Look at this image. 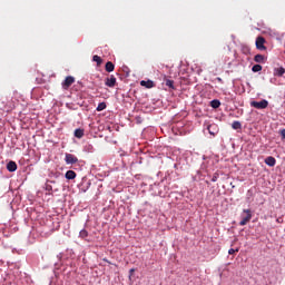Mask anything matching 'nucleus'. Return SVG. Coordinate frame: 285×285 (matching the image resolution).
<instances>
[{
    "label": "nucleus",
    "mask_w": 285,
    "mask_h": 285,
    "mask_svg": "<svg viewBox=\"0 0 285 285\" xmlns=\"http://www.w3.org/2000/svg\"><path fill=\"white\" fill-rule=\"evenodd\" d=\"M204 126L206 127L205 130H207L208 135H210V139H214V137H217V135H219V126L217 124H205Z\"/></svg>",
    "instance_id": "2"
},
{
    "label": "nucleus",
    "mask_w": 285,
    "mask_h": 285,
    "mask_svg": "<svg viewBox=\"0 0 285 285\" xmlns=\"http://www.w3.org/2000/svg\"><path fill=\"white\" fill-rule=\"evenodd\" d=\"M17 163H14L13 160H10L8 164H7V170L9 173H17Z\"/></svg>",
    "instance_id": "14"
},
{
    "label": "nucleus",
    "mask_w": 285,
    "mask_h": 285,
    "mask_svg": "<svg viewBox=\"0 0 285 285\" xmlns=\"http://www.w3.org/2000/svg\"><path fill=\"white\" fill-rule=\"evenodd\" d=\"M83 153H95V146L90 142L83 145Z\"/></svg>",
    "instance_id": "19"
},
{
    "label": "nucleus",
    "mask_w": 285,
    "mask_h": 285,
    "mask_svg": "<svg viewBox=\"0 0 285 285\" xmlns=\"http://www.w3.org/2000/svg\"><path fill=\"white\" fill-rule=\"evenodd\" d=\"M36 81L40 86L43 83H48L50 81V76H46V73H39V76L36 78Z\"/></svg>",
    "instance_id": "12"
},
{
    "label": "nucleus",
    "mask_w": 285,
    "mask_h": 285,
    "mask_svg": "<svg viewBox=\"0 0 285 285\" xmlns=\"http://www.w3.org/2000/svg\"><path fill=\"white\" fill-rule=\"evenodd\" d=\"M48 181V184H57V181H55V180H47Z\"/></svg>",
    "instance_id": "41"
},
{
    "label": "nucleus",
    "mask_w": 285,
    "mask_h": 285,
    "mask_svg": "<svg viewBox=\"0 0 285 285\" xmlns=\"http://www.w3.org/2000/svg\"><path fill=\"white\" fill-rule=\"evenodd\" d=\"M265 164L266 166H269V168H273L275 166V164H277V159H275V157L269 156L267 158H265Z\"/></svg>",
    "instance_id": "15"
},
{
    "label": "nucleus",
    "mask_w": 285,
    "mask_h": 285,
    "mask_svg": "<svg viewBox=\"0 0 285 285\" xmlns=\"http://www.w3.org/2000/svg\"><path fill=\"white\" fill-rule=\"evenodd\" d=\"M235 253H239V248H230L228 249V255H235Z\"/></svg>",
    "instance_id": "33"
},
{
    "label": "nucleus",
    "mask_w": 285,
    "mask_h": 285,
    "mask_svg": "<svg viewBox=\"0 0 285 285\" xmlns=\"http://www.w3.org/2000/svg\"><path fill=\"white\" fill-rule=\"evenodd\" d=\"M215 81H218L219 83H224V80H222L220 77L215 78Z\"/></svg>",
    "instance_id": "39"
},
{
    "label": "nucleus",
    "mask_w": 285,
    "mask_h": 285,
    "mask_svg": "<svg viewBox=\"0 0 285 285\" xmlns=\"http://www.w3.org/2000/svg\"><path fill=\"white\" fill-rule=\"evenodd\" d=\"M193 180H194V181H197V176H195V177L193 178Z\"/></svg>",
    "instance_id": "43"
},
{
    "label": "nucleus",
    "mask_w": 285,
    "mask_h": 285,
    "mask_svg": "<svg viewBox=\"0 0 285 285\" xmlns=\"http://www.w3.org/2000/svg\"><path fill=\"white\" fill-rule=\"evenodd\" d=\"M132 275H135V268L129 269V279H132Z\"/></svg>",
    "instance_id": "35"
},
{
    "label": "nucleus",
    "mask_w": 285,
    "mask_h": 285,
    "mask_svg": "<svg viewBox=\"0 0 285 285\" xmlns=\"http://www.w3.org/2000/svg\"><path fill=\"white\" fill-rule=\"evenodd\" d=\"M83 135H85V130L81 129V128H77V129H75V131H73V137H76V139H81V138H83Z\"/></svg>",
    "instance_id": "18"
},
{
    "label": "nucleus",
    "mask_w": 285,
    "mask_h": 285,
    "mask_svg": "<svg viewBox=\"0 0 285 285\" xmlns=\"http://www.w3.org/2000/svg\"><path fill=\"white\" fill-rule=\"evenodd\" d=\"M135 121L136 124H144V118L141 116H136Z\"/></svg>",
    "instance_id": "32"
},
{
    "label": "nucleus",
    "mask_w": 285,
    "mask_h": 285,
    "mask_svg": "<svg viewBox=\"0 0 285 285\" xmlns=\"http://www.w3.org/2000/svg\"><path fill=\"white\" fill-rule=\"evenodd\" d=\"M75 83V77L73 76H67L63 81L61 82L62 90H68L70 86Z\"/></svg>",
    "instance_id": "8"
},
{
    "label": "nucleus",
    "mask_w": 285,
    "mask_h": 285,
    "mask_svg": "<svg viewBox=\"0 0 285 285\" xmlns=\"http://www.w3.org/2000/svg\"><path fill=\"white\" fill-rule=\"evenodd\" d=\"M106 108H108V105L105 101H102V102L98 104L96 110H97V112H101V111L106 110Z\"/></svg>",
    "instance_id": "21"
},
{
    "label": "nucleus",
    "mask_w": 285,
    "mask_h": 285,
    "mask_svg": "<svg viewBox=\"0 0 285 285\" xmlns=\"http://www.w3.org/2000/svg\"><path fill=\"white\" fill-rule=\"evenodd\" d=\"M175 188H179V186H177V184L170 183V190H175Z\"/></svg>",
    "instance_id": "37"
},
{
    "label": "nucleus",
    "mask_w": 285,
    "mask_h": 285,
    "mask_svg": "<svg viewBox=\"0 0 285 285\" xmlns=\"http://www.w3.org/2000/svg\"><path fill=\"white\" fill-rule=\"evenodd\" d=\"M174 195H177L176 199H181V197H184V194L181 193H174Z\"/></svg>",
    "instance_id": "36"
},
{
    "label": "nucleus",
    "mask_w": 285,
    "mask_h": 285,
    "mask_svg": "<svg viewBox=\"0 0 285 285\" xmlns=\"http://www.w3.org/2000/svg\"><path fill=\"white\" fill-rule=\"evenodd\" d=\"M102 262H106L107 264H110V261H108L107 258H104Z\"/></svg>",
    "instance_id": "42"
},
{
    "label": "nucleus",
    "mask_w": 285,
    "mask_h": 285,
    "mask_svg": "<svg viewBox=\"0 0 285 285\" xmlns=\"http://www.w3.org/2000/svg\"><path fill=\"white\" fill-rule=\"evenodd\" d=\"M126 77H130V73H129V72H126Z\"/></svg>",
    "instance_id": "45"
},
{
    "label": "nucleus",
    "mask_w": 285,
    "mask_h": 285,
    "mask_svg": "<svg viewBox=\"0 0 285 285\" xmlns=\"http://www.w3.org/2000/svg\"><path fill=\"white\" fill-rule=\"evenodd\" d=\"M146 205H148V202H145Z\"/></svg>",
    "instance_id": "47"
},
{
    "label": "nucleus",
    "mask_w": 285,
    "mask_h": 285,
    "mask_svg": "<svg viewBox=\"0 0 285 285\" xmlns=\"http://www.w3.org/2000/svg\"><path fill=\"white\" fill-rule=\"evenodd\" d=\"M121 71L122 72H130V68H128V66H126V65H122Z\"/></svg>",
    "instance_id": "34"
},
{
    "label": "nucleus",
    "mask_w": 285,
    "mask_h": 285,
    "mask_svg": "<svg viewBox=\"0 0 285 285\" xmlns=\"http://www.w3.org/2000/svg\"><path fill=\"white\" fill-rule=\"evenodd\" d=\"M253 72H262V65H254L252 67Z\"/></svg>",
    "instance_id": "27"
},
{
    "label": "nucleus",
    "mask_w": 285,
    "mask_h": 285,
    "mask_svg": "<svg viewBox=\"0 0 285 285\" xmlns=\"http://www.w3.org/2000/svg\"><path fill=\"white\" fill-rule=\"evenodd\" d=\"M266 43V39L262 36L256 38V49L257 50H266V46H264Z\"/></svg>",
    "instance_id": "11"
},
{
    "label": "nucleus",
    "mask_w": 285,
    "mask_h": 285,
    "mask_svg": "<svg viewBox=\"0 0 285 285\" xmlns=\"http://www.w3.org/2000/svg\"><path fill=\"white\" fill-rule=\"evenodd\" d=\"M224 100L227 102V104H230V101H235V95L230 94V91H225L224 94Z\"/></svg>",
    "instance_id": "17"
},
{
    "label": "nucleus",
    "mask_w": 285,
    "mask_h": 285,
    "mask_svg": "<svg viewBox=\"0 0 285 285\" xmlns=\"http://www.w3.org/2000/svg\"><path fill=\"white\" fill-rule=\"evenodd\" d=\"M205 184H207V186H208V185H210V181L206 180Z\"/></svg>",
    "instance_id": "44"
},
{
    "label": "nucleus",
    "mask_w": 285,
    "mask_h": 285,
    "mask_svg": "<svg viewBox=\"0 0 285 285\" xmlns=\"http://www.w3.org/2000/svg\"><path fill=\"white\" fill-rule=\"evenodd\" d=\"M174 168H177V164L174 165Z\"/></svg>",
    "instance_id": "46"
},
{
    "label": "nucleus",
    "mask_w": 285,
    "mask_h": 285,
    "mask_svg": "<svg viewBox=\"0 0 285 285\" xmlns=\"http://www.w3.org/2000/svg\"><path fill=\"white\" fill-rule=\"evenodd\" d=\"M91 184L92 183H90V179H88V177H82L80 184H78V188L81 193H88Z\"/></svg>",
    "instance_id": "7"
},
{
    "label": "nucleus",
    "mask_w": 285,
    "mask_h": 285,
    "mask_svg": "<svg viewBox=\"0 0 285 285\" xmlns=\"http://www.w3.org/2000/svg\"><path fill=\"white\" fill-rule=\"evenodd\" d=\"M168 195H173V191H170V174L166 175L161 184L158 185V196L165 198Z\"/></svg>",
    "instance_id": "1"
},
{
    "label": "nucleus",
    "mask_w": 285,
    "mask_h": 285,
    "mask_svg": "<svg viewBox=\"0 0 285 285\" xmlns=\"http://www.w3.org/2000/svg\"><path fill=\"white\" fill-rule=\"evenodd\" d=\"M271 83H275L276 86L285 85V72H274V77L271 78Z\"/></svg>",
    "instance_id": "3"
},
{
    "label": "nucleus",
    "mask_w": 285,
    "mask_h": 285,
    "mask_svg": "<svg viewBox=\"0 0 285 285\" xmlns=\"http://www.w3.org/2000/svg\"><path fill=\"white\" fill-rule=\"evenodd\" d=\"M105 86H107V88H115L117 86V78L115 76H107L105 78Z\"/></svg>",
    "instance_id": "9"
},
{
    "label": "nucleus",
    "mask_w": 285,
    "mask_h": 285,
    "mask_svg": "<svg viewBox=\"0 0 285 285\" xmlns=\"http://www.w3.org/2000/svg\"><path fill=\"white\" fill-rule=\"evenodd\" d=\"M45 190H47V193H52V185L48 184V180L45 185Z\"/></svg>",
    "instance_id": "30"
},
{
    "label": "nucleus",
    "mask_w": 285,
    "mask_h": 285,
    "mask_svg": "<svg viewBox=\"0 0 285 285\" xmlns=\"http://www.w3.org/2000/svg\"><path fill=\"white\" fill-rule=\"evenodd\" d=\"M92 61H95L97 66H99L100 63H104V60L101 59V57L97 55L92 57Z\"/></svg>",
    "instance_id": "26"
},
{
    "label": "nucleus",
    "mask_w": 285,
    "mask_h": 285,
    "mask_svg": "<svg viewBox=\"0 0 285 285\" xmlns=\"http://www.w3.org/2000/svg\"><path fill=\"white\" fill-rule=\"evenodd\" d=\"M278 135L281 136L282 141H285V128L278 130Z\"/></svg>",
    "instance_id": "29"
},
{
    "label": "nucleus",
    "mask_w": 285,
    "mask_h": 285,
    "mask_svg": "<svg viewBox=\"0 0 285 285\" xmlns=\"http://www.w3.org/2000/svg\"><path fill=\"white\" fill-rule=\"evenodd\" d=\"M65 179H68V181L77 179V173H75V170H67L65 174Z\"/></svg>",
    "instance_id": "16"
},
{
    "label": "nucleus",
    "mask_w": 285,
    "mask_h": 285,
    "mask_svg": "<svg viewBox=\"0 0 285 285\" xmlns=\"http://www.w3.org/2000/svg\"><path fill=\"white\" fill-rule=\"evenodd\" d=\"M62 257H63V253H59V254L57 255V258H58V259H62Z\"/></svg>",
    "instance_id": "40"
},
{
    "label": "nucleus",
    "mask_w": 285,
    "mask_h": 285,
    "mask_svg": "<svg viewBox=\"0 0 285 285\" xmlns=\"http://www.w3.org/2000/svg\"><path fill=\"white\" fill-rule=\"evenodd\" d=\"M244 92H246V88L244 86L236 89V95H244Z\"/></svg>",
    "instance_id": "28"
},
{
    "label": "nucleus",
    "mask_w": 285,
    "mask_h": 285,
    "mask_svg": "<svg viewBox=\"0 0 285 285\" xmlns=\"http://www.w3.org/2000/svg\"><path fill=\"white\" fill-rule=\"evenodd\" d=\"M249 106L252 108H256V110H266V108H268V100L266 99H262L261 101L252 100L249 102Z\"/></svg>",
    "instance_id": "4"
},
{
    "label": "nucleus",
    "mask_w": 285,
    "mask_h": 285,
    "mask_svg": "<svg viewBox=\"0 0 285 285\" xmlns=\"http://www.w3.org/2000/svg\"><path fill=\"white\" fill-rule=\"evenodd\" d=\"M264 55H256L255 58H254V61H256V63H264Z\"/></svg>",
    "instance_id": "24"
},
{
    "label": "nucleus",
    "mask_w": 285,
    "mask_h": 285,
    "mask_svg": "<svg viewBox=\"0 0 285 285\" xmlns=\"http://www.w3.org/2000/svg\"><path fill=\"white\" fill-rule=\"evenodd\" d=\"M163 86H166L165 90H177V87H175V80L170 76L164 75L163 77Z\"/></svg>",
    "instance_id": "6"
},
{
    "label": "nucleus",
    "mask_w": 285,
    "mask_h": 285,
    "mask_svg": "<svg viewBox=\"0 0 285 285\" xmlns=\"http://www.w3.org/2000/svg\"><path fill=\"white\" fill-rule=\"evenodd\" d=\"M275 72H285L284 67H279L278 69H275Z\"/></svg>",
    "instance_id": "38"
},
{
    "label": "nucleus",
    "mask_w": 285,
    "mask_h": 285,
    "mask_svg": "<svg viewBox=\"0 0 285 285\" xmlns=\"http://www.w3.org/2000/svg\"><path fill=\"white\" fill-rule=\"evenodd\" d=\"M219 179V171L214 173L213 177H212V181L215 183Z\"/></svg>",
    "instance_id": "31"
},
{
    "label": "nucleus",
    "mask_w": 285,
    "mask_h": 285,
    "mask_svg": "<svg viewBox=\"0 0 285 285\" xmlns=\"http://www.w3.org/2000/svg\"><path fill=\"white\" fill-rule=\"evenodd\" d=\"M210 108H213L214 110H217V108H219V106H222V101H219V99H213L209 102Z\"/></svg>",
    "instance_id": "20"
},
{
    "label": "nucleus",
    "mask_w": 285,
    "mask_h": 285,
    "mask_svg": "<svg viewBox=\"0 0 285 285\" xmlns=\"http://www.w3.org/2000/svg\"><path fill=\"white\" fill-rule=\"evenodd\" d=\"M65 161L67 166H73V164H77L79 161V158L72 154H66L65 155Z\"/></svg>",
    "instance_id": "10"
},
{
    "label": "nucleus",
    "mask_w": 285,
    "mask_h": 285,
    "mask_svg": "<svg viewBox=\"0 0 285 285\" xmlns=\"http://www.w3.org/2000/svg\"><path fill=\"white\" fill-rule=\"evenodd\" d=\"M80 239H88V230L81 229L79 233Z\"/></svg>",
    "instance_id": "25"
},
{
    "label": "nucleus",
    "mask_w": 285,
    "mask_h": 285,
    "mask_svg": "<svg viewBox=\"0 0 285 285\" xmlns=\"http://www.w3.org/2000/svg\"><path fill=\"white\" fill-rule=\"evenodd\" d=\"M232 128H233V130H242V122L238 121V120H235V121L232 124Z\"/></svg>",
    "instance_id": "23"
},
{
    "label": "nucleus",
    "mask_w": 285,
    "mask_h": 285,
    "mask_svg": "<svg viewBox=\"0 0 285 285\" xmlns=\"http://www.w3.org/2000/svg\"><path fill=\"white\" fill-rule=\"evenodd\" d=\"M240 217L242 220L239 222V226H246V224L253 219V212L250 209H243Z\"/></svg>",
    "instance_id": "5"
},
{
    "label": "nucleus",
    "mask_w": 285,
    "mask_h": 285,
    "mask_svg": "<svg viewBox=\"0 0 285 285\" xmlns=\"http://www.w3.org/2000/svg\"><path fill=\"white\" fill-rule=\"evenodd\" d=\"M140 86H141L142 88L150 89V88H155L156 85H155V81L148 79V80H141V81H140Z\"/></svg>",
    "instance_id": "13"
},
{
    "label": "nucleus",
    "mask_w": 285,
    "mask_h": 285,
    "mask_svg": "<svg viewBox=\"0 0 285 285\" xmlns=\"http://www.w3.org/2000/svg\"><path fill=\"white\" fill-rule=\"evenodd\" d=\"M105 69L107 72H112L115 70V63H112L111 61H108L105 66Z\"/></svg>",
    "instance_id": "22"
}]
</instances>
